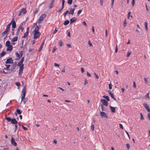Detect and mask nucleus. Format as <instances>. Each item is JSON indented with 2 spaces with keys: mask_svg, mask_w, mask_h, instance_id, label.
Returning a JSON list of instances; mask_svg holds the SVG:
<instances>
[{
  "mask_svg": "<svg viewBox=\"0 0 150 150\" xmlns=\"http://www.w3.org/2000/svg\"><path fill=\"white\" fill-rule=\"evenodd\" d=\"M100 102L102 103V105L105 106L107 107L108 105V102L105 99H102L100 100Z\"/></svg>",
  "mask_w": 150,
  "mask_h": 150,
  "instance_id": "nucleus-4",
  "label": "nucleus"
},
{
  "mask_svg": "<svg viewBox=\"0 0 150 150\" xmlns=\"http://www.w3.org/2000/svg\"><path fill=\"white\" fill-rule=\"evenodd\" d=\"M28 33H28V32H26L24 34L23 36V37H22V38H26L27 37V36H28Z\"/></svg>",
  "mask_w": 150,
  "mask_h": 150,
  "instance_id": "nucleus-29",
  "label": "nucleus"
},
{
  "mask_svg": "<svg viewBox=\"0 0 150 150\" xmlns=\"http://www.w3.org/2000/svg\"><path fill=\"white\" fill-rule=\"evenodd\" d=\"M20 67L19 69V74H21L23 72V70L24 69V64H23V65Z\"/></svg>",
  "mask_w": 150,
  "mask_h": 150,
  "instance_id": "nucleus-12",
  "label": "nucleus"
},
{
  "mask_svg": "<svg viewBox=\"0 0 150 150\" xmlns=\"http://www.w3.org/2000/svg\"><path fill=\"white\" fill-rule=\"evenodd\" d=\"M94 127L93 124L91 126V129L92 131H93L94 130Z\"/></svg>",
  "mask_w": 150,
  "mask_h": 150,
  "instance_id": "nucleus-41",
  "label": "nucleus"
},
{
  "mask_svg": "<svg viewBox=\"0 0 150 150\" xmlns=\"http://www.w3.org/2000/svg\"><path fill=\"white\" fill-rule=\"evenodd\" d=\"M103 98H105L106 100L107 101H109L110 99L109 98L108 96H103Z\"/></svg>",
  "mask_w": 150,
  "mask_h": 150,
  "instance_id": "nucleus-24",
  "label": "nucleus"
},
{
  "mask_svg": "<svg viewBox=\"0 0 150 150\" xmlns=\"http://www.w3.org/2000/svg\"><path fill=\"white\" fill-rule=\"evenodd\" d=\"M11 42L9 40H8L6 41V46L7 47L9 45H10Z\"/></svg>",
  "mask_w": 150,
  "mask_h": 150,
  "instance_id": "nucleus-27",
  "label": "nucleus"
},
{
  "mask_svg": "<svg viewBox=\"0 0 150 150\" xmlns=\"http://www.w3.org/2000/svg\"><path fill=\"white\" fill-rule=\"evenodd\" d=\"M10 23H11V24H12V28H15L16 27V23L14 20L13 18L12 19Z\"/></svg>",
  "mask_w": 150,
  "mask_h": 150,
  "instance_id": "nucleus-8",
  "label": "nucleus"
},
{
  "mask_svg": "<svg viewBox=\"0 0 150 150\" xmlns=\"http://www.w3.org/2000/svg\"><path fill=\"white\" fill-rule=\"evenodd\" d=\"M11 143L12 144L15 146H17V143L15 142L14 138L12 137L11 139Z\"/></svg>",
  "mask_w": 150,
  "mask_h": 150,
  "instance_id": "nucleus-11",
  "label": "nucleus"
},
{
  "mask_svg": "<svg viewBox=\"0 0 150 150\" xmlns=\"http://www.w3.org/2000/svg\"><path fill=\"white\" fill-rule=\"evenodd\" d=\"M6 53L5 51H3L0 54V58L4 56L6 54Z\"/></svg>",
  "mask_w": 150,
  "mask_h": 150,
  "instance_id": "nucleus-22",
  "label": "nucleus"
},
{
  "mask_svg": "<svg viewBox=\"0 0 150 150\" xmlns=\"http://www.w3.org/2000/svg\"><path fill=\"white\" fill-rule=\"evenodd\" d=\"M13 60L11 57L8 58L7 59L6 62V64H12L13 63Z\"/></svg>",
  "mask_w": 150,
  "mask_h": 150,
  "instance_id": "nucleus-7",
  "label": "nucleus"
},
{
  "mask_svg": "<svg viewBox=\"0 0 150 150\" xmlns=\"http://www.w3.org/2000/svg\"><path fill=\"white\" fill-rule=\"evenodd\" d=\"M82 12V10H79L77 13V15L78 16H79V15Z\"/></svg>",
  "mask_w": 150,
  "mask_h": 150,
  "instance_id": "nucleus-49",
  "label": "nucleus"
},
{
  "mask_svg": "<svg viewBox=\"0 0 150 150\" xmlns=\"http://www.w3.org/2000/svg\"><path fill=\"white\" fill-rule=\"evenodd\" d=\"M5 118L8 122H11V118L10 117H6Z\"/></svg>",
  "mask_w": 150,
  "mask_h": 150,
  "instance_id": "nucleus-35",
  "label": "nucleus"
},
{
  "mask_svg": "<svg viewBox=\"0 0 150 150\" xmlns=\"http://www.w3.org/2000/svg\"><path fill=\"white\" fill-rule=\"evenodd\" d=\"M76 20V18L75 17H73L70 20V24L75 22Z\"/></svg>",
  "mask_w": 150,
  "mask_h": 150,
  "instance_id": "nucleus-16",
  "label": "nucleus"
},
{
  "mask_svg": "<svg viewBox=\"0 0 150 150\" xmlns=\"http://www.w3.org/2000/svg\"><path fill=\"white\" fill-rule=\"evenodd\" d=\"M33 32H34V39H37L39 37L40 35L39 32L33 31Z\"/></svg>",
  "mask_w": 150,
  "mask_h": 150,
  "instance_id": "nucleus-3",
  "label": "nucleus"
},
{
  "mask_svg": "<svg viewBox=\"0 0 150 150\" xmlns=\"http://www.w3.org/2000/svg\"><path fill=\"white\" fill-rule=\"evenodd\" d=\"M54 0H52L49 5V9H50L53 7L54 5Z\"/></svg>",
  "mask_w": 150,
  "mask_h": 150,
  "instance_id": "nucleus-9",
  "label": "nucleus"
},
{
  "mask_svg": "<svg viewBox=\"0 0 150 150\" xmlns=\"http://www.w3.org/2000/svg\"><path fill=\"white\" fill-rule=\"evenodd\" d=\"M19 53H20V56L21 57H22L23 56V51H20Z\"/></svg>",
  "mask_w": 150,
  "mask_h": 150,
  "instance_id": "nucleus-43",
  "label": "nucleus"
},
{
  "mask_svg": "<svg viewBox=\"0 0 150 150\" xmlns=\"http://www.w3.org/2000/svg\"><path fill=\"white\" fill-rule=\"evenodd\" d=\"M5 65L6 67V68L4 67V70H9V67L10 66V64L7 65V64H6Z\"/></svg>",
  "mask_w": 150,
  "mask_h": 150,
  "instance_id": "nucleus-19",
  "label": "nucleus"
},
{
  "mask_svg": "<svg viewBox=\"0 0 150 150\" xmlns=\"http://www.w3.org/2000/svg\"><path fill=\"white\" fill-rule=\"evenodd\" d=\"M22 112L21 111V110L20 109H16V112H15V113L14 114V115L13 116H15L17 117V114H18L19 115H20L21 114Z\"/></svg>",
  "mask_w": 150,
  "mask_h": 150,
  "instance_id": "nucleus-6",
  "label": "nucleus"
},
{
  "mask_svg": "<svg viewBox=\"0 0 150 150\" xmlns=\"http://www.w3.org/2000/svg\"><path fill=\"white\" fill-rule=\"evenodd\" d=\"M26 94V87L24 86L22 89V91L21 93V98L23 99L25 97Z\"/></svg>",
  "mask_w": 150,
  "mask_h": 150,
  "instance_id": "nucleus-2",
  "label": "nucleus"
},
{
  "mask_svg": "<svg viewBox=\"0 0 150 150\" xmlns=\"http://www.w3.org/2000/svg\"><path fill=\"white\" fill-rule=\"evenodd\" d=\"M131 12L130 11H129L128 12V14H127V18L128 19L129 18L130 16V14H131Z\"/></svg>",
  "mask_w": 150,
  "mask_h": 150,
  "instance_id": "nucleus-46",
  "label": "nucleus"
},
{
  "mask_svg": "<svg viewBox=\"0 0 150 150\" xmlns=\"http://www.w3.org/2000/svg\"><path fill=\"white\" fill-rule=\"evenodd\" d=\"M119 126H120V128L122 129H123V126L121 124H119Z\"/></svg>",
  "mask_w": 150,
  "mask_h": 150,
  "instance_id": "nucleus-60",
  "label": "nucleus"
},
{
  "mask_svg": "<svg viewBox=\"0 0 150 150\" xmlns=\"http://www.w3.org/2000/svg\"><path fill=\"white\" fill-rule=\"evenodd\" d=\"M84 25L86 26V27H87V25H86V22L85 21H84L82 23Z\"/></svg>",
  "mask_w": 150,
  "mask_h": 150,
  "instance_id": "nucleus-61",
  "label": "nucleus"
},
{
  "mask_svg": "<svg viewBox=\"0 0 150 150\" xmlns=\"http://www.w3.org/2000/svg\"><path fill=\"white\" fill-rule=\"evenodd\" d=\"M135 4V0H132V7H133Z\"/></svg>",
  "mask_w": 150,
  "mask_h": 150,
  "instance_id": "nucleus-44",
  "label": "nucleus"
},
{
  "mask_svg": "<svg viewBox=\"0 0 150 150\" xmlns=\"http://www.w3.org/2000/svg\"><path fill=\"white\" fill-rule=\"evenodd\" d=\"M94 75H95L96 78L97 79H98L99 78V76H98L96 74L95 72L94 73Z\"/></svg>",
  "mask_w": 150,
  "mask_h": 150,
  "instance_id": "nucleus-62",
  "label": "nucleus"
},
{
  "mask_svg": "<svg viewBox=\"0 0 150 150\" xmlns=\"http://www.w3.org/2000/svg\"><path fill=\"white\" fill-rule=\"evenodd\" d=\"M123 25L124 27H125L127 25V23L126 22V19H125L123 22Z\"/></svg>",
  "mask_w": 150,
  "mask_h": 150,
  "instance_id": "nucleus-40",
  "label": "nucleus"
},
{
  "mask_svg": "<svg viewBox=\"0 0 150 150\" xmlns=\"http://www.w3.org/2000/svg\"><path fill=\"white\" fill-rule=\"evenodd\" d=\"M11 122H18L16 120V119L15 118H13L11 119Z\"/></svg>",
  "mask_w": 150,
  "mask_h": 150,
  "instance_id": "nucleus-39",
  "label": "nucleus"
},
{
  "mask_svg": "<svg viewBox=\"0 0 150 150\" xmlns=\"http://www.w3.org/2000/svg\"><path fill=\"white\" fill-rule=\"evenodd\" d=\"M16 67L15 65H12V66L10 68V70L11 72H12L15 69Z\"/></svg>",
  "mask_w": 150,
  "mask_h": 150,
  "instance_id": "nucleus-21",
  "label": "nucleus"
},
{
  "mask_svg": "<svg viewBox=\"0 0 150 150\" xmlns=\"http://www.w3.org/2000/svg\"><path fill=\"white\" fill-rule=\"evenodd\" d=\"M109 88L110 89H111L112 88V85L111 83L109 84Z\"/></svg>",
  "mask_w": 150,
  "mask_h": 150,
  "instance_id": "nucleus-59",
  "label": "nucleus"
},
{
  "mask_svg": "<svg viewBox=\"0 0 150 150\" xmlns=\"http://www.w3.org/2000/svg\"><path fill=\"white\" fill-rule=\"evenodd\" d=\"M70 12H69V14H71L72 15H73L74 14V11H70Z\"/></svg>",
  "mask_w": 150,
  "mask_h": 150,
  "instance_id": "nucleus-45",
  "label": "nucleus"
},
{
  "mask_svg": "<svg viewBox=\"0 0 150 150\" xmlns=\"http://www.w3.org/2000/svg\"><path fill=\"white\" fill-rule=\"evenodd\" d=\"M144 25L145 26V28L146 30H148V28L147 27V22H145L144 23Z\"/></svg>",
  "mask_w": 150,
  "mask_h": 150,
  "instance_id": "nucleus-37",
  "label": "nucleus"
},
{
  "mask_svg": "<svg viewBox=\"0 0 150 150\" xmlns=\"http://www.w3.org/2000/svg\"><path fill=\"white\" fill-rule=\"evenodd\" d=\"M143 105L145 107V108H146V109L147 110V111L149 112H150V109L149 108V107H148V106L147 105V104L146 103H144L143 104Z\"/></svg>",
  "mask_w": 150,
  "mask_h": 150,
  "instance_id": "nucleus-10",
  "label": "nucleus"
},
{
  "mask_svg": "<svg viewBox=\"0 0 150 150\" xmlns=\"http://www.w3.org/2000/svg\"><path fill=\"white\" fill-rule=\"evenodd\" d=\"M7 47L6 49V50L7 51H11L12 50L13 46L11 45L7 46Z\"/></svg>",
  "mask_w": 150,
  "mask_h": 150,
  "instance_id": "nucleus-15",
  "label": "nucleus"
},
{
  "mask_svg": "<svg viewBox=\"0 0 150 150\" xmlns=\"http://www.w3.org/2000/svg\"><path fill=\"white\" fill-rule=\"evenodd\" d=\"M81 71L82 73H83L84 72V69L83 67H82L81 69Z\"/></svg>",
  "mask_w": 150,
  "mask_h": 150,
  "instance_id": "nucleus-63",
  "label": "nucleus"
},
{
  "mask_svg": "<svg viewBox=\"0 0 150 150\" xmlns=\"http://www.w3.org/2000/svg\"><path fill=\"white\" fill-rule=\"evenodd\" d=\"M126 146L127 147V149L128 150H129L130 148V146L129 144H127L126 145Z\"/></svg>",
  "mask_w": 150,
  "mask_h": 150,
  "instance_id": "nucleus-42",
  "label": "nucleus"
},
{
  "mask_svg": "<svg viewBox=\"0 0 150 150\" xmlns=\"http://www.w3.org/2000/svg\"><path fill=\"white\" fill-rule=\"evenodd\" d=\"M18 124L19 125H20V122H11V123H12L13 124H15V127L16 128H17V124H18Z\"/></svg>",
  "mask_w": 150,
  "mask_h": 150,
  "instance_id": "nucleus-36",
  "label": "nucleus"
},
{
  "mask_svg": "<svg viewBox=\"0 0 150 150\" xmlns=\"http://www.w3.org/2000/svg\"><path fill=\"white\" fill-rule=\"evenodd\" d=\"M54 66L55 67H59V64H57L56 63H54Z\"/></svg>",
  "mask_w": 150,
  "mask_h": 150,
  "instance_id": "nucleus-50",
  "label": "nucleus"
},
{
  "mask_svg": "<svg viewBox=\"0 0 150 150\" xmlns=\"http://www.w3.org/2000/svg\"><path fill=\"white\" fill-rule=\"evenodd\" d=\"M100 114L103 117H106L107 118H108L106 114L103 112H100Z\"/></svg>",
  "mask_w": 150,
  "mask_h": 150,
  "instance_id": "nucleus-14",
  "label": "nucleus"
},
{
  "mask_svg": "<svg viewBox=\"0 0 150 150\" xmlns=\"http://www.w3.org/2000/svg\"><path fill=\"white\" fill-rule=\"evenodd\" d=\"M147 117H148L150 121V113H148Z\"/></svg>",
  "mask_w": 150,
  "mask_h": 150,
  "instance_id": "nucleus-58",
  "label": "nucleus"
},
{
  "mask_svg": "<svg viewBox=\"0 0 150 150\" xmlns=\"http://www.w3.org/2000/svg\"><path fill=\"white\" fill-rule=\"evenodd\" d=\"M149 97V93H147L145 96V98H147Z\"/></svg>",
  "mask_w": 150,
  "mask_h": 150,
  "instance_id": "nucleus-57",
  "label": "nucleus"
},
{
  "mask_svg": "<svg viewBox=\"0 0 150 150\" xmlns=\"http://www.w3.org/2000/svg\"><path fill=\"white\" fill-rule=\"evenodd\" d=\"M110 96L114 100H115V101H116V98L114 97V96H113V94L112 93L111 94H110Z\"/></svg>",
  "mask_w": 150,
  "mask_h": 150,
  "instance_id": "nucleus-31",
  "label": "nucleus"
},
{
  "mask_svg": "<svg viewBox=\"0 0 150 150\" xmlns=\"http://www.w3.org/2000/svg\"><path fill=\"white\" fill-rule=\"evenodd\" d=\"M118 48H117V45H116V48H115V53H116L117 52V51H118Z\"/></svg>",
  "mask_w": 150,
  "mask_h": 150,
  "instance_id": "nucleus-52",
  "label": "nucleus"
},
{
  "mask_svg": "<svg viewBox=\"0 0 150 150\" xmlns=\"http://www.w3.org/2000/svg\"><path fill=\"white\" fill-rule=\"evenodd\" d=\"M46 17V15L45 14H43L39 18L38 23V24H40L41 21H42Z\"/></svg>",
  "mask_w": 150,
  "mask_h": 150,
  "instance_id": "nucleus-1",
  "label": "nucleus"
},
{
  "mask_svg": "<svg viewBox=\"0 0 150 150\" xmlns=\"http://www.w3.org/2000/svg\"><path fill=\"white\" fill-rule=\"evenodd\" d=\"M67 45L69 48H71L72 47L71 44H67Z\"/></svg>",
  "mask_w": 150,
  "mask_h": 150,
  "instance_id": "nucleus-55",
  "label": "nucleus"
},
{
  "mask_svg": "<svg viewBox=\"0 0 150 150\" xmlns=\"http://www.w3.org/2000/svg\"><path fill=\"white\" fill-rule=\"evenodd\" d=\"M25 22H22V23H21V24H20V27H22V26H23V25L24 24H25Z\"/></svg>",
  "mask_w": 150,
  "mask_h": 150,
  "instance_id": "nucleus-53",
  "label": "nucleus"
},
{
  "mask_svg": "<svg viewBox=\"0 0 150 150\" xmlns=\"http://www.w3.org/2000/svg\"><path fill=\"white\" fill-rule=\"evenodd\" d=\"M10 32L6 30H5V31L3 32V34H4V33H5L6 35H8L9 34V32Z\"/></svg>",
  "mask_w": 150,
  "mask_h": 150,
  "instance_id": "nucleus-30",
  "label": "nucleus"
},
{
  "mask_svg": "<svg viewBox=\"0 0 150 150\" xmlns=\"http://www.w3.org/2000/svg\"><path fill=\"white\" fill-rule=\"evenodd\" d=\"M23 63L20 61L17 64V66L18 67H21V66H22L23 65Z\"/></svg>",
  "mask_w": 150,
  "mask_h": 150,
  "instance_id": "nucleus-34",
  "label": "nucleus"
},
{
  "mask_svg": "<svg viewBox=\"0 0 150 150\" xmlns=\"http://www.w3.org/2000/svg\"><path fill=\"white\" fill-rule=\"evenodd\" d=\"M38 8H36L34 12V15H35L38 12Z\"/></svg>",
  "mask_w": 150,
  "mask_h": 150,
  "instance_id": "nucleus-48",
  "label": "nucleus"
},
{
  "mask_svg": "<svg viewBox=\"0 0 150 150\" xmlns=\"http://www.w3.org/2000/svg\"><path fill=\"white\" fill-rule=\"evenodd\" d=\"M73 0H68L67 1V3L69 4H71Z\"/></svg>",
  "mask_w": 150,
  "mask_h": 150,
  "instance_id": "nucleus-38",
  "label": "nucleus"
},
{
  "mask_svg": "<svg viewBox=\"0 0 150 150\" xmlns=\"http://www.w3.org/2000/svg\"><path fill=\"white\" fill-rule=\"evenodd\" d=\"M58 44L59 46L60 47L62 46L63 45V42L61 40H59V41Z\"/></svg>",
  "mask_w": 150,
  "mask_h": 150,
  "instance_id": "nucleus-28",
  "label": "nucleus"
},
{
  "mask_svg": "<svg viewBox=\"0 0 150 150\" xmlns=\"http://www.w3.org/2000/svg\"><path fill=\"white\" fill-rule=\"evenodd\" d=\"M15 54L16 56L18 57V58L16 59L17 60L21 58L20 55L18 52H16Z\"/></svg>",
  "mask_w": 150,
  "mask_h": 150,
  "instance_id": "nucleus-25",
  "label": "nucleus"
},
{
  "mask_svg": "<svg viewBox=\"0 0 150 150\" xmlns=\"http://www.w3.org/2000/svg\"><path fill=\"white\" fill-rule=\"evenodd\" d=\"M28 100V99L27 98H25L24 97V98H23V99H21V103L22 102V101H23V102L24 104H25V103Z\"/></svg>",
  "mask_w": 150,
  "mask_h": 150,
  "instance_id": "nucleus-18",
  "label": "nucleus"
},
{
  "mask_svg": "<svg viewBox=\"0 0 150 150\" xmlns=\"http://www.w3.org/2000/svg\"><path fill=\"white\" fill-rule=\"evenodd\" d=\"M87 74L88 76L89 77H91V74L89 73L88 72H87Z\"/></svg>",
  "mask_w": 150,
  "mask_h": 150,
  "instance_id": "nucleus-64",
  "label": "nucleus"
},
{
  "mask_svg": "<svg viewBox=\"0 0 150 150\" xmlns=\"http://www.w3.org/2000/svg\"><path fill=\"white\" fill-rule=\"evenodd\" d=\"M18 37L17 36L15 37L11 40V42H14L18 40Z\"/></svg>",
  "mask_w": 150,
  "mask_h": 150,
  "instance_id": "nucleus-23",
  "label": "nucleus"
},
{
  "mask_svg": "<svg viewBox=\"0 0 150 150\" xmlns=\"http://www.w3.org/2000/svg\"><path fill=\"white\" fill-rule=\"evenodd\" d=\"M27 12V11L25 8H23L20 11L18 15V16H21L22 15V13H23L24 14L26 13Z\"/></svg>",
  "mask_w": 150,
  "mask_h": 150,
  "instance_id": "nucleus-5",
  "label": "nucleus"
},
{
  "mask_svg": "<svg viewBox=\"0 0 150 150\" xmlns=\"http://www.w3.org/2000/svg\"><path fill=\"white\" fill-rule=\"evenodd\" d=\"M88 44L90 47L93 46L90 40H89L88 41Z\"/></svg>",
  "mask_w": 150,
  "mask_h": 150,
  "instance_id": "nucleus-51",
  "label": "nucleus"
},
{
  "mask_svg": "<svg viewBox=\"0 0 150 150\" xmlns=\"http://www.w3.org/2000/svg\"><path fill=\"white\" fill-rule=\"evenodd\" d=\"M11 25V23H9L7 26L6 27V30H7L9 31L10 32V26Z\"/></svg>",
  "mask_w": 150,
  "mask_h": 150,
  "instance_id": "nucleus-17",
  "label": "nucleus"
},
{
  "mask_svg": "<svg viewBox=\"0 0 150 150\" xmlns=\"http://www.w3.org/2000/svg\"><path fill=\"white\" fill-rule=\"evenodd\" d=\"M39 29H40V28L39 27V26H36V27L35 28L34 31L39 32L38 30H39Z\"/></svg>",
  "mask_w": 150,
  "mask_h": 150,
  "instance_id": "nucleus-33",
  "label": "nucleus"
},
{
  "mask_svg": "<svg viewBox=\"0 0 150 150\" xmlns=\"http://www.w3.org/2000/svg\"><path fill=\"white\" fill-rule=\"evenodd\" d=\"M16 85L19 87L20 85V83L19 82L16 83Z\"/></svg>",
  "mask_w": 150,
  "mask_h": 150,
  "instance_id": "nucleus-47",
  "label": "nucleus"
},
{
  "mask_svg": "<svg viewBox=\"0 0 150 150\" xmlns=\"http://www.w3.org/2000/svg\"><path fill=\"white\" fill-rule=\"evenodd\" d=\"M131 54V52H127V57H129V56Z\"/></svg>",
  "mask_w": 150,
  "mask_h": 150,
  "instance_id": "nucleus-56",
  "label": "nucleus"
},
{
  "mask_svg": "<svg viewBox=\"0 0 150 150\" xmlns=\"http://www.w3.org/2000/svg\"><path fill=\"white\" fill-rule=\"evenodd\" d=\"M24 57H22L21 59V60H20V61L21 62H22L23 63V62L24 60Z\"/></svg>",
  "mask_w": 150,
  "mask_h": 150,
  "instance_id": "nucleus-54",
  "label": "nucleus"
},
{
  "mask_svg": "<svg viewBox=\"0 0 150 150\" xmlns=\"http://www.w3.org/2000/svg\"><path fill=\"white\" fill-rule=\"evenodd\" d=\"M101 110L102 111H105L106 109H105V108L104 106H103V105H101Z\"/></svg>",
  "mask_w": 150,
  "mask_h": 150,
  "instance_id": "nucleus-32",
  "label": "nucleus"
},
{
  "mask_svg": "<svg viewBox=\"0 0 150 150\" xmlns=\"http://www.w3.org/2000/svg\"><path fill=\"white\" fill-rule=\"evenodd\" d=\"M69 23V20H66L64 21V22L63 23V24L65 25H68Z\"/></svg>",
  "mask_w": 150,
  "mask_h": 150,
  "instance_id": "nucleus-26",
  "label": "nucleus"
},
{
  "mask_svg": "<svg viewBox=\"0 0 150 150\" xmlns=\"http://www.w3.org/2000/svg\"><path fill=\"white\" fill-rule=\"evenodd\" d=\"M109 107L110 109L111 112L113 113H114L115 112L116 109L115 107H112L110 105H109Z\"/></svg>",
  "mask_w": 150,
  "mask_h": 150,
  "instance_id": "nucleus-13",
  "label": "nucleus"
},
{
  "mask_svg": "<svg viewBox=\"0 0 150 150\" xmlns=\"http://www.w3.org/2000/svg\"><path fill=\"white\" fill-rule=\"evenodd\" d=\"M44 44V40L43 41L42 43L41 46L40 47L39 50H38L39 52H40L42 50V47H43V45Z\"/></svg>",
  "mask_w": 150,
  "mask_h": 150,
  "instance_id": "nucleus-20",
  "label": "nucleus"
}]
</instances>
